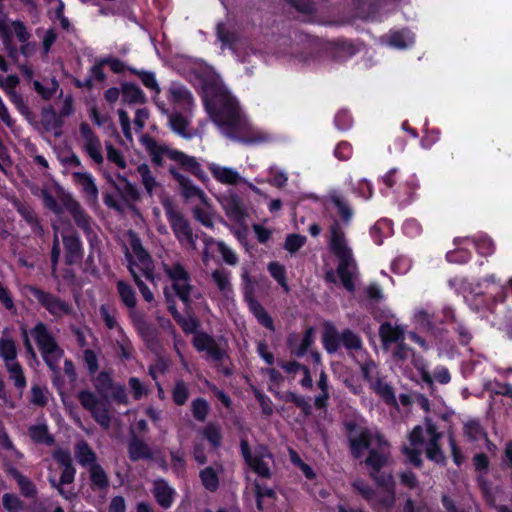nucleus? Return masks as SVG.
I'll use <instances>...</instances> for the list:
<instances>
[{
    "label": "nucleus",
    "instance_id": "1",
    "mask_svg": "<svg viewBox=\"0 0 512 512\" xmlns=\"http://www.w3.org/2000/svg\"><path fill=\"white\" fill-rule=\"evenodd\" d=\"M343 428L351 456L360 459L365 451L368 455L364 460L370 469L369 477L378 487L393 490L394 481L390 473L381 472L389 460L390 442L384 434L372 432L367 426L361 425L356 419H345Z\"/></svg>",
    "mask_w": 512,
    "mask_h": 512
},
{
    "label": "nucleus",
    "instance_id": "2",
    "mask_svg": "<svg viewBox=\"0 0 512 512\" xmlns=\"http://www.w3.org/2000/svg\"><path fill=\"white\" fill-rule=\"evenodd\" d=\"M203 104L212 121L224 134L244 116L237 100L226 89L215 84L206 86Z\"/></svg>",
    "mask_w": 512,
    "mask_h": 512
},
{
    "label": "nucleus",
    "instance_id": "3",
    "mask_svg": "<svg viewBox=\"0 0 512 512\" xmlns=\"http://www.w3.org/2000/svg\"><path fill=\"white\" fill-rule=\"evenodd\" d=\"M142 142L155 166H163V156L165 155L170 160L176 162L183 170L195 176L198 180L202 182L208 180L207 174L196 157L190 156L183 151L170 148L167 145H160L149 135L143 136Z\"/></svg>",
    "mask_w": 512,
    "mask_h": 512
},
{
    "label": "nucleus",
    "instance_id": "4",
    "mask_svg": "<svg viewBox=\"0 0 512 512\" xmlns=\"http://www.w3.org/2000/svg\"><path fill=\"white\" fill-rule=\"evenodd\" d=\"M43 361L52 372V382L56 388L63 383L59 362L64 355V350L59 346L55 337L43 322H38L30 331Z\"/></svg>",
    "mask_w": 512,
    "mask_h": 512
},
{
    "label": "nucleus",
    "instance_id": "5",
    "mask_svg": "<svg viewBox=\"0 0 512 512\" xmlns=\"http://www.w3.org/2000/svg\"><path fill=\"white\" fill-rule=\"evenodd\" d=\"M329 231V247L339 260L336 270L337 275L343 287L349 292H354L355 283L350 268H356V263L353 258L352 250L347 246L345 234L337 220L330 225Z\"/></svg>",
    "mask_w": 512,
    "mask_h": 512
},
{
    "label": "nucleus",
    "instance_id": "6",
    "mask_svg": "<svg viewBox=\"0 0 512 512\" xmlns=\"http://www.w3.org/2000/svg\"><path fill=\"white\" fill-rule=\"evenodd\" d=\"M322 344L328 354L336 353L340 347H344L348 353L363 349V341L359 334L350 328H345L340 332L330 322L324 324Z\"/></svg>",
    "mask_w": 512,
    "mask_h": 512
},
{
    "label": "nucleus",
    "instance_id": "7",
    "mask_svg": "<svg viewBox=\"0 0 512 512\" xmlns=\"http://www.w3.org/2000/svg\"><path fill=\"white\" fill-rule=\"evenodd\" d=\"M240 453L245 464L260 478L270 479L272 476L269 463L265 459L273 460V454L264 444H259L252 451L247 439L240 440Z\"/></svg>",
    "mask_w": 512,
    "mask_h": 512
},
{
    "label": "nucleus",
    "instance_id": "8",
    "mask_svg": "<svg viewBox=\"0 0 512 512\" xmlns=\"http://www.w3.org/2000/svg\"><path fill=\"white\" fill-rule=\"evenodd\" d=\"M164 208L166 218L179 243L195 249L198 237L194 235L190 222L180 211L175 210L171 204L165 205Z\"/></svg>",
    "mask_w": 512,
    "mask_h": 512
},
{
    "label": "nucleus",
    "instance_id": "9",
    "mask_svg": "<svg viewBox=\"0 0 512 512\" xmlns=\"http://www.w3.org/2000/svg\"><path fill=\"white\" fill-rule=\"evenodd\" d=\"M164 272L172 280V288L178 298L185 306H190L192 285L190 284V274L185 267L176 262L171 266L165 265Z\"/></svg>",
    "mask_w": 512,
    "mask_h": 512
},
{
    "label": "nucleus",
    "instance_id": "10",
    "mask_svg": "<svg viewBox=\"0 0 512 512\" xmlns=\"http://www.w3.org/2000/svg\"><path fill=\"white\" fill-rule=\"evenodd\" d=\"M225 135L246 145L261 144L268 142L270 139L267 133L253 127L245 116L236 123L235 127L230 128Z\"/></svg>",
    "mask_w": 512,
    "mask_h": 512
},
{
    "label": "nucleus",
    "instance_id": "11",
    "mask_svg": "<svg viewBox=\"0 0 512 512\" xmlns=\"http://www.w3.org/2000/svg\"><path fill=\"white\" fill-rule=\"evenodd\" d=\"M27 290L52 316L58 318L71 313L70 304L58 296L33 285L27 286Z\"/></svg>",
    "mask_w": 512,
    "mask_h": 512
},
{
    "label": "nucleus",
    "instance_id": "12",
    "mask_svg": "<svg viewBox=\"0 0 512 512\" xmlns=\"http://www.w3.org/2000/svg\"><path fill=\"white\" fill-rule=\"evenodd\" d=\"M108 182L115 189V191L118 193L122 201L129 209H132L134 204L141 200V193L139 188L130 182L126 176L117 173L116 180L110 177Z\"/></svg>",
    "mask_w": 512,
    "mask_h": 512
},
{
    "label": "nucleus",
    "instance_id": "13",
    "mask_svg": "<svg viewBox=\"0 0 512 512\" xmlns=\"http://www.w3.org/2000/svg\"><path fill=\"white\" fill-rule=\"evenodd\" d=\"M64 208L73 218L76 226L80 228L84 234H91L92 217L85 211L80 203L70 194H65L62 199Z\"/></svg>",
    "mask_w": 512,
    "mask_h": 512
},
{
    "label": "nucleus",
    "instance_id": "14",
    "mask_svg": "<svg viewBox=\"0 0 512 512\" xmlns=\"http://www.w3.org/2000/svg\"><path fill=\"white\" fill-rule=\"evenodd\" d=\"M220 204L225 211L226 216L237 224H244L248 217V212L243 199L236 193L223 195Z\"/></svg>",
    "mask_w": 512,
    "mask_h": 512
},
{
    "label": "nucleus",
    "instance_id": "15",
    "mask_svg": "<svg viewBox=\"0 0 512 512\" xmlns=\"http://www.w3.org/2000/svg\"><path fill=\"white\" fill-rule=\"evenodd\" d=\"M443 317L441 323L452 326L453 331L458 336V342L462 346H467L473 339L470 327L462 319H459L452 307H444L442 310Z\"/></svg>",
    "mask_w": 512,
    "mask_h": 512
},
{
    "label": "nucleus",
    "instance_id": "16",
    "mask_svg": "<svg viewBox=\"0 0 512 512\" xmlns=\"http://www.w3.org/2000/svg\"><path fill=\"white\" fill-rule=\"evenodd\" d=\"M192 344L198 352H206L216 362H220L226 356V352L217 344L213 336L199 331L193 336Z\"/></svg>",
    "mask_w": 512,
    "mask_h": 512
},
{
    "label": "nucleus",
    "instance_id": "17",
    "mask_svg": "<svg viewBox=\"0 0 512 512\" xmlns=\"http://www.w3.org/2000/svg\"><path fill=\"white\" fill-rule=\"evenodd\" d=\"M62 242L65 252V264L72 266L81 263L84 256V248L79 235L76 232L69 235H62Z\"/></svg>",
    "mask_w": 512,
    "mask_h": 512
},
{
    "label": "nucleus",
    "instance_id": "18",
    "mask_svg": "<svg viewBox=\"0 0 512 512\" xmlns=\"http://www.w3.org/2000/svg\"><path fill=\"white\" fill-rule=\"evenodd\" d=\"M168 171L172 178L179 184L184 198L190 199L198 197L203 203H206V196L204 192L200 188L196 187L187 176L180 173L175 166H170Z\"/></svg>",
    "mask_w": 512,
    "mask_h": 512
},
{
    "label": "nucleus",
    "instance_id": "19",
    "mask_svg": "<svg viewBox=\"0 0 512 512\" xmlns=\"http://www.w3.org/2000/svg\"><path fill=\"white\" fill-rule=\"evenodd\" d=\"M129 459L132 462L139 460H153L154 455L150 446L140 437L132 434L127 444Z\"/></svg>",
    "mask_w": 512,
    "mask_h": 512
},
{
    "label": "nucleus",
    "instance_id": "20",
    "mask_svg": "<svg viewBox=\"0 0 512 512\" xmlns=\"http://www.w3.org/2000/svg\"><path fill=\"white\" fill-rule=\"evenodd\" d=\"M333 58L346 60L359 52V47L349 39L338 38L329 43Z\"/></svg>",
    "mask_w": 512,
    "mask_h": 512
},
{
    "label": "nucleus",
    "instance_id": "21",
    "mask_svg": "<svg viewBox=\"0 0 512 512\" xmlns=\"http://www.w3.org/2000/svg\"><path fill=\"white\" fill-rule=\"evenodd\" d=\"M152 493L158 505L163 509H169L172 506L176 494L164 479L155 481Z\"/></svg>",
    "mask_w": 512,
    "mask_h": 512
},
{
    "label": "nucleus",
    "instance_id": "22",
    "mask_svg": "<svg viewBox=\"0 0 512 512\" xmlns=\"http://www.w3.org/2000/svg\"><path fill=\"white\" fill-rule=\"evenodd\" d=\"M313 327H309L306 329L303 338L301 339L300 344H297V336L290 335L287 339V346L291 352V354L297 358H302L306 355L308 349L313 343Z\"/></svg>",
    "mask_w": 512,
    "mask_h": 512
},
{
    "label": "nucleus",
    "instance_id": "23",
    "mask_svg": "<svg viewBox=\"0 0 512 512\" xmlns=\"http://www.w3.org/2000/svg\"><path fill=\"white\" fill-rule=\"evenodd\" d=\"M132 250L141 264L140 270L148 280H153V263L150 254L144 249L139 239L131 242Z\"/></svg>",
    "mask_w": 512,
    "mask_h": 512
},
{
    "label": "nucleus",
    "instance_id": "24",
    "mask_svg": "<svg viewBox=\"0 0 512 512\" xmlns=\"http://www.w3.org/2000/svg\"><path fill=\"white\" fill-rule=\"evenodd\" d=\"M380 340L384 347H389L392 343L405 340L404 330L400 326H393L390 322H383L378 330Z\"/></svg>",
    "mask_w": 512,
    "mask_h": 512
},
{
    "label": "nucleus",
    "instance_id": "25",
    "mask_svg": "<svg viewBox=\"0 0 512 512\" xmlns=\"http://www.w3.org/2000/svg\"><path fill=\"white\" fill-rule=\"evenodd\" d=\"M9 474L17 482L20 494L23 497L35 498L37 496V487L31 479L23 475L17 468H11Z\"/></svg>",
    "mask_w": 512,
    "mask_h": 512
},
{
    "label": "nucleus",
    "instance_id": "26",
    "mask_svg": "<svg viewBox=\"0 0 512 512\" xmlns=\"http://www.w3.org/2000/svg\"><path fill=\"white\" fill-rule=\"evenodd\" d=\"M213 177L223 184L235 185L240 180V175L236 170L229 167H221L215 163L208 166Z\"/></svg>",
    "mask_w": 512,
    "mask_h": 512
},
{
    "label": "nucleus",
    "instance_id": "27",
    "mask_svg": "<svg viewBox=\"0 0 512 512\" xmlns=\"http://www.w3.org/2000/svg\"><path fill=\"white\" fill-rule=\"evenodd\" d=\"M126 257L128 259V270L135 284L137 285L143 299L146 302H152L154 300V294L147 286V284L141 279L139 273L136 271V268H138L136 261L134 260L133 256L129 253L126 254Z\"/></svg>",
    "mask_w": 512,
    "mask_h": 512
},
{
    "label": "nucleus",
    "instance_id": "28",
    "mask_svg": "<svg viewBox=\"0 0 512 512\" xmlns=\"http://www.w3.org/2000/svg\"><path fill=\"white\" fill-rule=\"evenodd\" d=\"M75 474H76V469L74 466H72L70 468L69 467L64 468L60 475L59 482L56 483L54 480L51 481L52 486L55 487L57 489L58 493L66 500H72L76 497V494L72 490L66 491L63 488V485L71 484L74 482Z\"/></svg>",
    "mask_w": 512,
    "mask_h": 512
},
{
    "label": "nucleus",
    "instance_id": "29",
    "mask_svg": "<svg viewBox=\"0 0 512 512\" xmlns=\"http://www.w3.org/2000/svg\"><path fill=\"white\" fill-rule=\"evenodd\" d=\"M41 123L46 131H55V135H59L57 130H60L63 126V120L59 116L53 106L49 105L43 107L41 110Z\"/></svg>",
    "mask_w": 512,
    "mask_h": 512
},
{
    "label": "nucleus",
    "instance_id": "30",
    "mask_svg": "<svg viewBox=\"0 0 512 512\" xmlns=\"http://www.w3.org/2000/svg\"><path fill=\"white\" fill-rule=\"evenodd\" d=\"M330 201L337 209V213L344 225H349L353 219L354 211L349 201L340 194L330 196Z\"/></svg>",
    "mask_w": 512,
    "mask_h": 512
},
{
    "label": "nucleus",
    "instance_id": "31",
    "mask_svg": "<svg viewBox=\"0 0 512 512\" xmlns=\"http://www.w3.org/2000/svg\"><path fill=\"white\" fill-rule=\"evenodd\" d=\"M168 100L176 106L186 108L192 104L193 98L190 91L181 85H175L168 90Z\"/></svg>",
    "mask_w": 512,
    "mask_h": 512
},
{
    "label": "nucleus",
    "instance_id": "32",
    "mask_svg": "<svg viewBox=\"0 0 512 512\" xmlns=\"http://www.w3.org/2000/svg\"><path fill=\"white\" fill-rule=\"evenodd\" d=\"M28 435L33 442L37 444H44L46 446H52L55 444V438L49 433L47 424L31 425L28 428Z\"/></svg>",
    "mask_w": 512,
    "mask_h": 512
},
{
    "label": "nucleus",
    "instance_id": "33",
    "mask_svg": "<svg viewBox=\"0 0 512 512\" xmlns=\"http://www.w3.org/2000/svg\"><path fill=\"white\" fill-rule=\"evenodd\" d=\"M75 457L80 465L83 467L97 464L96 453L92 450L89 444L85 440H81L75 446Z\"/></svg>",
    "mask_w": 512,
    "mask_h": 512
},
{
    "label": "nucleus",
    "instance_id": "34",
    "mask_svg": "<svg viewBox=\"0 0 512 512\" xmlns=\"http://www.w3.org/2000/svg\"><path fill=\"white\" fill-rule=\"evenodd\" d=\"M122 98L124 102L129 104H143L146 102V96L142 89L132 82L122 84Z\"/></svg>",
    "mask_w": 512,
    "mask_h": 512
},
{
    "label": "nucleus",
    "instance_id": "35",
    "mask_svg": "<svg viewBox=\"0 0 512 512\" xmlns=\"http://www.w3.org/2000/svg\"><path fill=\"white\" fill-rule=\"evenodd\" d=\"M92 490H106L109 485V478L100 464H94L89 468Z\"/></svg>",
    "mask_w": 512,
    "mask_h": 512
},
{
    "label": "nucleus",
    "instance_id": "36",
    "mask_svg": "<svg viewBox=\"0 0 512 512\" xmlns=\"http://www.w3.org/2000/svg\"><path fill=\"white\" fill-rule=\"evenodd\" d=\"M169 126L174 133L181 137L192 138V134L188 132L189 120L180 112H173L169 115Z\"/></svg>",
    "mask_w": 512,
    "mask_h": 512
},
{
    "label": "nucleus",
    "instance_id": "37",
    "mask_svg": "<svg viewBox=\"0 0 512 512\" xmlns=\"http://www.w3.org/2000/svg\"><path fill=\"white\" fill-rule=\"evenodd\" d=\"M270 276L279 284L285 293L290 292V286L287 280V271L283 264L277 261H271L267 265Z\"/></svg>",
    "mask_w": 512,
    "mask_h": 512
},
{
    "label": "nucleus",
    "instance_id": "38",
    "mask_svg": "<svg viewBox=\"0 0 512 512\" xmlns=\"http://www.w3.org/2000/svg\"><path fill=\"white\" fill-rule=\"evenodd\" d=\"M73 176L76 182L81 185L83 192L93 200H96L98 197V188L92 175L87 172H75Z\"/></svg>",
    "mask_w": 512,
    "mask_h": 512
},
{
    "label": "nucleus",
    "instance_id": "39",
    "mask_svg": "<svg viewBox=\"0 0 512 512\" xmlns=\"http://www.w3.org/2000/svg\"><path fill=\"white\" fill-rule=\"evenodd\" d=\"M414 42V36L408 29L393 31L389 34L388 44L398 49H405Z\"/></svg>",
    "mask_w": 512,
    "mask_h": 512
},
{
    "label": "nucleus",
    "instance_id": "40",
    "mask_svg": "<svg viewBox=\"0 0 512 512\" xmlns=\"http://www.w3.org/2000/svg\"><path fill=\"white\" fill-rule=\"evenodd\" d=\"M371 388L383 399L385 403L389 405H395L397 403L393 387L390 384L385 383L382 379L377 378L374 380L371 384Z\"/></svg>",
    "mask_w": 512,
    "mask_h": 512
},
{
    "label": "nucleus",
    "instance_id": "41",
    "mask_svg": "<svg viewBox=\"0 0 512 512\" xmlns=\"http://www.w3.org/2000/svg\"><path fill=\"white\" fill-rule=\"evenodd\" d=\"M467 239L475 246L477 253L481 256H490L495 252V244L487 235L468 236Z\"/></svg>",
    "mask_w": 512,
    "mask_h": 512
},
{
    "label": "nucleus",
    "instance_id": "42",
    "mask_svg": "<svg viewBox=\"0 0 512 512\" xmlns=\"http://www.w3.org/2000/svg\"><path fill=\"white\" fill-rule=\"evenodd\" d=\"M6 369L9 373V378L14 382V386L22 393L27 385V379L23 371V367L19 362H12L8 364Z\"/></svg>",
    "mask_w": 512,
    "mask_h": 512
},
{
    "label": "nucleus",
    "instance_id": "43",
    "mask_svg": "<svg viewBox=\"0 0 512 512\" xmlns=\"http://www.w3.org/2000/svg\"><path fill=\"white\" fill-rule=\"evenodd\" d=\"M117 291L123 304L127 308H134L136 306V293L131 285L123 280L117 282Z\"/></svg>",
    "mask_w": 512,
    "mask_h": 512
},
{
    "label": "nucleus",
    "instance_id": "44",
    "mask_svg": "<svg viewBox=\"0 0 512 512\" xmlns=\"http://www.w3.org/2000/svg\"><path fill=\"white\" fill-rule=\"evenodd\" d=\"M0 357L4 360L5 366L12 364V362H18L17 348L13 339L1 338L0 339Z\"/></svg>",
    "mask_w": 512,
    "mask_h": 512
},
{
    "label": "nucleus",
    "instance_id": "45",
    "mask_svg": "<svg viewBox=\"0 0 512 512\" xmlns=\"http://www.w3.org/2000/svg\"><path fill=\"white\" fill-rule=\"evenodd\" d=\"M199 477L204 488L210 492H215L219 488V477L216 471L208 466L202 469Z\"/></svg>",
    "mask_w": 512,
    "mask_h": 512
},
{
    "label": "nucleus",
    "instance_id": "46",
    "mask_svg": "<svg viewBox=\"0 0 512 512\" xmlns=\"http://www.w3.org/2000/svg\"><path fill=\"white\" fill-rule=\"evenodd\" d=\"M137 171L141 176L142 184L149 195L153 194L154 189L158 186L155 177L152 175L150 167L146 163H142L137 167Z\"/></svg>",
    "mask_w": 512,
    "mask_h": 512
},
{
    "label": "nucleus",
    "instance_id": "47",
    "mask_svg": "<svg viewBox=\"0 0 512 512\" xmlns=\"http://www.w3.org/2000/svg\"><path fill=\"white\" fill-rule=\"evenodd\" d=\"M175 322L181 327L182 331L188 335L198 333L200 330L201 322L200 320L194 315L191 314L188 317H184L181 315L177 319H175Z\"/></svg>",
    "mask_w": 512,
    "mask_h": 512
},
{
    "label": "nucleus",
    "instance_id": "48",
    "mask_svg": "<svg viewBox=\"0 0 512 512\" xmlns=\"http://www.w3.org/2000/svg\"><path fill=\"white\" fill-rule=\"evenodd\" d=\"M191 411L195 420L204 422L210 412V406L206 399L198 397L192 401Z\"/></svg>",
    "mask_w": 512,
    "mask_h": 512
},
{
    "label": "nucleus",
    "instance_id": "49",
    "mask_svg": "<svg viewBox=\"0 0 512 512\" xmlns=\"http://www.w3.org/2000/svg\"><path fill=\"white\" fill-rule=\"evenodd\" d=\"M33 88L36 91L38 95L43 100H50L54 96V94L57 92L59 88V83L55 78H52L50 80V85L48 87L44 86L39 80H33Z\"/></svg>",
    "mask_w": 512,
    "mask_h": 512
},
{
    "label": "nucleus",
    "instance_id": "50",
    "mask_svg": "<svg viewBox=\"0 0 512 512\" xmlns=\"http://www.w3.org/2000/svg\"><path fill=\"white\" fill-rule=\"evenodd\" d=\"M202 434L204 438L209 442V444L214 448L217 449L222 444V434L220 431V428L214 424L209 423L207 424L203 430Z\"/></svg>",
    "mask_w": 512,
    "mask_h": 512
},
{
    "label": "nucleus",
    "instance_id": "51",
    "mask_svg": "<svg viewBox=\"0 0 512 512\" xmlns=\"http://www.w3.org/2000/svg\"><path fill=\"white\" fill-rule=\"evenodd\" d=\"M128 70L139 77V79L141 80L142 84L150 89L151 91H154L155 93H159L160 92V87L157 83V80L155 78V74L153 72H149V71H142V70H137L135 68H128Z\"/></svg>",
    "mask_w": 512,
    "mask_h": 512
},
{
    "label": "nucleus",
    "instance_id": "52",
    "mask_svg": "<svg viewBox=\"0 0 512 512\" xmlns=\"http://www.w3.org/2000/svg\"><path fill=\"white\" fill-rule=\"evenodd\" d=\"M471 258V251L465 248H456L454 250L448 251L445 255L447 262L460 265L468 263Z\"/></svg>",
    "mask_w": 512,
    "mask_h": 512
},
{
    "label": "nucleus",
    "instance_id": "53",
    "mask_svg": "<svg viewBox=\"0 0 512 512\" xmlns=\"http://www.w3.org/2000/svg\"><path fill=\"white\" fill-rule=\"evenodd\" d=\"M307 242V237L297 233H291L286 236L284 249L290 254L298 252Z\"/></svg>",
    "mask_w": 512,
    "mask_h": 512
},
{
    "label": "nucleus",
    "instance_id": "54",
    "mask_svg": "<svg viewBox=\"0 0 512 512\" xmlns=\"http://www.w3.org/2000/svg\"><path fill=\"white\" fill-rule=\"evenodd\" d=\"M464 434L470 441H478L486 433L478 420H469L464 424Z\"/></svg>",
    "mask_w": 512,
    "mask_h": 512
},
{
    "label": "nucleus",
    "instance_id": "55",
    "mask_svg": "<svg viewBox=\"0 0 512 512\" xmlns=\"http://www.w3.org/2000/svg\"><path fill=\"white\" fill-rule=\"evenodd\" d=\"M113 379L109 372L101 371L95 378V389L96 391L103 396H106L107 392L113 387Z\"/></svg>",
    "mask_w": 512,
    "mask_h": 512
},
{
    "label": "nucleus",
    "instance_id": "56",
    "mask_svg": "<svg viewBox=\"0 0 512 512\" xmlns=\"http://www.w3.org/2000/svg\"><path fill=\"white\" fill-rule=\"evenodd\" d=\"M189 389L183 380L176 381L172 390V400L177 406H183L189 398Z\"/></svg>",
    "mask_w": 512,
    "mask_h": 512
},
{
    "label": "nucleus",
    "instance_id": "57",
    "mask_svg": "<svg viewBox=\"0 0 512 512\" xmlns=\"http://www.w3.org/2000/svg\"><path fill=\"white\" fill-rule=\"evenodd\" d=\"M2 505L7 512H22L24 502L14 493H5L2 496Z\"/></svg>",
    "mask_w": 512,
    "mask_h": 512
},
{
    "label": "nucleus",
    "instance_id": "58",
    "mask_svg": "<svg viewBox=\"0 0 512 512\" xmlns=\"http://www.w3.org/2000/svg\"><path fill=\"white\" fill-rule=\"evenodd\" d=\"M211 277L221 292L226 293L232 290V286L229 280V273L224 269L214 270L211 274Z\"/></svg>",
    "mask_w": 512,
    "mask_h": 512
},
{
    "label": "nucleus",
    "instance_id": "59",
    "mask_svg": "<svg viewBox=\"0 0 512 512\" xmlns=\"http://www.w3.org/2000/svg\"><path fill=\"white\" fill-rule=\"evenodd\" d=\"M291 7H293L297 12L312 16L316 13L317 8L316 4L313 0H285Z\"/></svg>",
    "mask_w": 512,
    "mask_h": 512
},
{
    "label": "nucleus",
    "instance_id": "60",
    "mask_svg": "<svg viewBox=\"0 0 512 512\" xmlns=\"http://www.w3.org/2000/svg\"><path fill=\"white\" fill-rule=\"evenodd\" d=\"M352 488L366 501H372L376 498V491L363 479H356L352 482Z\"/></svg>",
    "mask_w": 512,
    "mask_h": 512
},
{
    "label": "nucleus",
    "instance_id": "61",
    "mask_svg": "<svg viewBox=\"0 0 512 512\" xmlns=\"http://www.w3.org/2000/svg\"><path fill=\"white\" fill-rule=\"evenodd\" d=\"M334 125L339 131H347L353 125V117L347 109L339 110L334 117Z\"/></svg>",
    "mask_w": 512,
    "mask_h": 512
},
{
    "label": "nucleus",
    "instance_id": "62",
    "mask_svg": "<svg viewBox=\"0 0 512 512\" xmlns=\"http://www.w3.org/2000/svg\"><path fill=\"white\" fill-rule=\"evenodd\" d=\"M78 400L82 407L93 412L99 406V400L96 395L89 390H82L78 393Z\"/></svg>",
    "mask_w": 512,
    "mask_h": 512
},
{
    "label": "nucleus",
    "instance_id": "63",
    "mask_svg": "<svg viewBox=\"0 0 512 512\" xmlns=\"http://www.w3.org/2000/svg\"><path fill=\"white\" fill-rule=\"evenodd\" d=\"M391 223L388 220H380L377 221L371 228H370V236L373 240V242L376 245H381L383 243L384 233L383 230L390 229Z\"/></svg>",
    "mask_w": 512,
    "mask_h": 512
},
{
    "label": "nucleus",
    "instance_id": "64",
    "mask_svg": "<svg viewBox=\"0 0 512 512\" xmlns=\"http://www.w3.org/2000/svg\"><path fill=\"white\" fill-rule=\"evenodd\" d=\"M412 352L413 349L404 340H401V342L396 343V347L392 351V358L396 362L404 363Z\"/></svg>",
    "mask_w": 512,
    "mask_h": 512
}]
</instances>
